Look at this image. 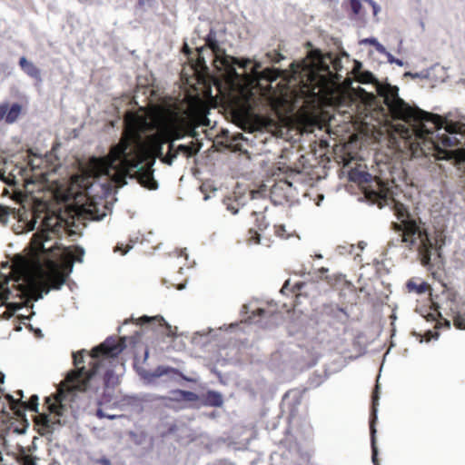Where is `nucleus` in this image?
Wrapping results in <instances>:
<instances>
[{
  "instance_id": "31",
  "label": "nucleus",
  "mask_w": 465,
  "mask_h": 465,
  "mask_svg": "<svg viewBox=\"0 0 465 465\" xmlns=\"http://www.w3.org/2000/svg\"><path fill=\"white\" fill-rule=\"evenodd\" d=\"M283 186L291 187L292 183L287 181H280L276 183L272 189V193H274L278 188H283Z\"/></svg>"
},
{
  "instance_id": "21",
  "label": "nucleus",
  "mask_w": 465,
  "mask_h": 465,
  "mask_svg": "<svg viewBox=\"0 0 465 465\" xmlns=\"http://www.w3.org/2000/svg\"><path fill=\"white\" fill-rule=\"evenodd\" d=\"M453 323L457 329L465 330V312H458L453 317Z\"/></svg>"
},
{
  "instance_id": "34",
  "label": "nucleus",
  "mask_w": 465,
  "mask_h": 465,
  "mask_svg": "<svg viewBox=\"0 0 465 465\" xmlns=\"http://www.w3.org/2000/svg\"><path fill=\"white\" fill-rule=\"evenodd\" d=\"M30 74H31V77H34V78H36V79H40V72H39V70L37 68L34 67L32 64H31Z\"/></svg>"
},
{
  "instance_id": "36",
  "label": "nucleus",
  "mask_w": 465,
  "mask_h": 465,
  "mask_svg": "<svg viewBox=\"0 0 465 465\" xmlns=\"http://www.w3.org/2000/svg\"><path fill=\"white\" fill-rule=\"evenodd\" d=\"M31 331L34 332L35 336L38 339H40L44 336L42 333V331L40 329H35L32 325H31Z\"/></svg>"
},
{
  "instance_id": "35",
  "label": "nucleus",
  "mask_w": 465,
  "mask_h": 465,
  "mask_svg": "<svg viewBox=\"0 0 465 465\" xmlns=\"http://www.w3.org/2000/svg\"><path fill=\"white\" fill-rule=\"evenodd\" d=\"M95 462L100 465H112L111 461L105 457L96 460Z\"/></svg>"
},
{
  "instance_id": "44",
  "label": "nucleus",
  "mask_w": 465,
  "mask_h": 465,
  "mask_svg": "<svg viewBox=\"0 0 465 465\" xmlns=\"http://www.w3.org/2000/svg\"><path fill=\"white\" fill-rule=\"evenodd\" d=\"M24 183L25 186L26 187V185L29 184V178H25Z\"/></svg>"
},
{
  "instance_id": "30",
  "label": "nucleus",
  "mask_w": 465,
  "mask_h": 465,
  "mask_svg": "<svg viewBox=\"0 0 465 465\" xmlns=\"http://www.w3.org/2000/svg\"><path fill=\"white\" fill-rule=\"evenodd\" d=\"M38 398L35 395H31V411H37Z\"/></svg>"
},
{
  "instance_id": "18",
  "label": "nucleus",
  "mask_w": 465,
  "mask_h": 465,
  "mask_svg": "<svg viewBox=\"0 0 465 465\" xmlns=\"http://www.w3.org/2000/svg\"><path fill=\"white\" fill-rule=\"evenodd\" d=\"M205 43L206 45L212 50V52L217 56L221 52V48L215 39V34L213 31L208 34L205 39Z\"/></svg>"
},
{
  "instance_id": "3",
  "label": "nucleus",
  "mask_w": 465,
  "mask_h": 465,
  "mask_svg": "<svg viewBox=\"0 0 465 465\" xmlns=\"http://www.w3.org/2000/svg\"><path fill=\"white\" fill-rule=\"evenodd\" d=\"M341 62L331 54H322L320 50L309 53L299 72V89L296 95L312 101L331 94L339 84L337 71Z\"/></svg>"
},
{
  "instance_id": "39",
  "label": "nucleus",
  "mask_w": 465,
  "mask_h": 465,
  "mask_svg": "<svg viewBox=\"0 0 465 465\" xmlns=\"http://www.w3.org/2000/svg\"><path fill=\"white\" fill-rule=\"evenodd\" d=\"M27 64V60H26V58H25V57H22V58L20 59V64H21V66H22L23 68H25V64Z\"/></svg>"
},
{
  "instance_id": "17",
  "label": "nucleus",
  "mask_w": 465,
  "mask_h": 465,
  "mask_svg": "<svg viewBox=\"0 0 465 465\" xmlns=\"http://www.w3.org/2000/svg\"><path fill=\"white\" fill-rule=\"evenodd\" d=\"M138 323L143 325L145 323L157 324L160 327H165L167 329V334H171V326L164 321L162 316L148 317L143 316L138 319Z\"/></svg>"
},
{
  "instance_id": "1",
  "label": "nucleus",
  "mask_w": 465,
  "mask_h": 465,
  "mask_svg": "<svg viewBox=\"0 0 465 465\" xmlns=\"http://www.w3.org/2000/svg\"><path fill=\"white\" fill-rule=\"evenodd\" d=\"M58 167V158L53 153L42 157L31 149V185L38 186L36 191L31 188V232L39 223L38 230L31 237V302L64 284L65 274L55 260L59 247L54 239L67 224L66 213L80 215L84 209L65 204L67 197L61 196L50 179Z\"/></svg>"
},
{
  "instance_id": "14",
  "label": "nucleus",
  "mask_w": 465,
  "mask_h": 465,
  "mask_svg": "<svg viewBox=\"0 0 465 465\" xmlns=\"http://www.w3.org/2000/svg\"><path fill=\"white\" fill-rule=\"evenodd\" d=\"M379 397L377 395V392L374 391L372 394V411H371V419L370 421V430H371V450H372V462L374 465H380L378 461V450L376 446V429H375V422L377 420L376 415V406L378 405Z\"/></svg>"
},
{
  "instance_id": "7",
  "label": "nucleus",
  "mask_w": 465,
  "mask_h": 465,
  "mask_svg": "<svg viewBox=\"0 0 465 465\" xmlns=\"http://www.w3.org/2000/svg\"><path fill=\"white\" fill-rule=\"evenodd\" d=\"M124 163V158H119L117 161L112 162L106 170H104L100 165L93 163L92 157L87 163V172L90 176L95 178L105 175L119 186L126 184V178L130 177L136 178L141 185L149 190L157 189L158 183L153 178V165H151L150 162H144L143 165L141 164L133 170L128 169V172L123 170Z\"/></svg>"
},
{
  "instance_id": "9",
  "label": "nucleus",
  "mask_w": 465,
  "mask_h": 465,
  "mask_svg": "<svg viewBox=\"0 0 465 465\" xmlns=\"http://www.w3.org/2000/svg\"><path fill=\"white\" fill-rule=\"evenodd\" d=\"M448 134H442L441 143L444 146H465V124L446 122L444 127Z\"/></svg>"
},
{
  "instance_id": "37",
  "label": "nucleus",
  "mask_w": 465,
  "mask_h": 465,
  "mask_svg": "<svg viewBox=\"0 0 465 465\" xmlns=\"http://www.w3.org/2000/svg\"><path fill=\"white\" fill-rule=\"evenodd\" d=\"M368 41H369L371 45H375V46H376V48H377V50H381V49H382V48H383V47H382V45L377 42V40H376V39H370V40H368Z\"/></svg>"
},
{
  "instance_id": "28",
  "label": "nucleus",
  "mask_w": 465,
  "mask_h": 465,
  "mask_svg": "<svg viewBox=\"0 0 465 465\" xmlns=\"http://www.w3.org/2000/svg\"><path fill=\"white\" fill-rule=\"evenodd\" d=\"M268 314L267 311L262 308H258L252 312V318L255 317H264Z\"/></svg>"
},
{
  "instance_id": "5",
  "label": "nucleus",
  "mask_w": 465,
  "mask_h": 465,
  "mask_svg": "<svg viewBox=\"0 0 465 465\" xmlns=\"http://www.w3.org/2000/svg\"><path fill=\"white\" fill-rule=\"evenodd\" d=\"M25 255L16 254L11 264L3 263L0 269V305L14 310L29 306V245Z\"/></svg>"
},
{
  "instance_id": "11",
  "label": "nucleus",
  "mask_w": 465,
  "mask_h": 465,
  "mask_svg": "<svg viewBox=\"0 0 465 465\" xmlns=\"http://www.w3.org/2000/svg\"><path fill=\"white\" fill-rule=\"evenodd\" d=\"M200 150V146L194 142H191L190 144H180L176 148H174V144L171 143L168 146V152L165 154L164 158L162 159V163L172 165L173 161L177 158L179 154L183 155L186 158H190Z\"/></svg>"
},
{
  "instance_id": "41",
  "label": "nucleus",
  "mask_w": 465,
  "mask_h": 465,
  "mask_svg": "<svg viewBox=\"0 0 465 465\" xmlns=\"http://www.w3.org/2000/svg\"><path fill=\"white\" fill-rule=\"evenodd\" d=\"M217 401L214 402V405H220L222 403V400L220 399L219 395H216Z\"/></svg>"
},
{
  "instance_id": "47",
  "label": "nucleus",
  "mask_w": 465,
  "mask_h": 465,
  "mask_svg": "<svg viewBox=\"0 0 465 465\" xmlns=\"http://www.w3.org/2000/svg\"><path fill=\"white\" fill-rule=\"evenodd\" d=\"M26 230H29V223H25Z\"/></svg>"
},
{
  "instance_id": "43",
  "label": "nucleus",
  "mask_w": 465,
  "mask_h": 465,
  "mask_svg": "<svg viewBox=\"0 0 465 465\" xmlns=\"http://www.w3.org/2000/svg\"><path fill=\"white\" fill-rule=\"evenodd\" d=\"M203 49V48L202 47V48H199V49L197 50V51H198V54H199V58H198V59H199V61L201 60V53H202Z\"/></svg>"
},
{
  "instance_id": "20",
  "label": "nucleus",
  "mask_w": 465,
  "mask_h": 465,
  "mask_svg": "<svg viewBox=\"0 0 465 465\" xmlns=\"http://www.w3.org/2000/svg\"><path fill=\"white\" fill-rule=\"evenodd\" d=\"M154 135L160 136L159 140L161 141L163 145L164 143H169V145L171 143H173V140L171 139V135L165 126L162 129V131L160 133L155 134Z\"/></svg>"
},
{
  "instance_id": "38",
  "label": "nucleus",
  "mask_w": 465,
  "mask_h": 465,
  "mask_svg": "<svg viewBox=\"0 0 465 465\" xmlns=\"http://www.w3.org/2000/svg\"><path fill=\"white\" fill-rule=\"evenodd\" d=\"M23 465H29V455H25L23 458Z\"/></svg>"
},
{
  "instance_id": "12",
  "label": "nucleus",
  "mask_w": 465,
  "mask_h": 465,
  "mask_svg": "<svg viewBox=\"0 0 465 465\" xmlns=\"http://www.w3.org/2000/svg\"><path fill=\"white\" fill-rule=\"evenodd\" d=\"M364 181L370 182L368 186L364 187L365 194L369 198L385 199L387 196L388 187L380 178L374 177L368 173H363Z\"/></svg>"
},
{
  "instance_id": "27",
  "label": "nucleus",
  "mask_w": 465,
  "mask_h": 465,
  "mask_svg": "<svg viewBox=\"0 0 465 465\" xmlns=\"http://www.w3.org/2000/svg\"><path fill=\"white\" fill-rule=\"evenodd\" d=\"M268 56L274 63H279L281 60L284 58L283 55L279 51L276 50H273L272 52L269 53Z\"/></svg>"
},
{
  "instance_id": "32",
  "label": "nucleus",
  "mask_w": 465,
  "mask_h": 465,
  "mask_svg": "<svg viewBox=\"0 0 465 465\" xmlns=\"http://www.w3.org/2000/svg\"><path fill=\"white\" fill-rule=\"evenodd\" d=\"M152 0H137L136 9L143 10L146 4L151 3Z\"/></svg>"
},
{
  "instance_id": "46",
  "label": "nucleus",
  "mask_w": 465,
  "mask_h": 465,
  "mask_svg": "<svg viewBox=\"0 0 465 465\" xmlns=\"http://www.w3.org/2000/svg\"><path fill=\"white\" fill-rule=\"evenodd\" d=\"M31 465H35V461L33 460L32 457H31Z\"/></svg>"
},
{
  "instance_id": "33",
  "label": "nucleus",
  "mask_w": 465,
  "mask_h": 465,
  "mask_svg": "<svg viewBox=\"0 0 465 465\" xmlns=\"http://www.w3.org/2000/svg\"><path fill=\"white\" fill-rule=\"evenodd\" d=\"M7 215H8V209L6 207L0 205V221L5 219Z\"/></svg>"
},
{
  "instance_id": "23",
  "label": "nucleus",
  "mask_w": 465,
  "mask_h": 465,
  "mask_svg": "<svg viewBox=\"0 0 465 465\" xmlns=\"http://www.w3.org/2000/svg\"><path fill=\"white\" fill-rule=\"evenodd\" d=\"M224 203L226 204L227 210H229L232 214L238 213L239 203L237 200L228 198L224 200Z\"/></svg>"
},
{
  "instance_id": "25",
  "label": "nucleus",
  "mask_w": 465,
  "mask_h": 465,
  "mask_svg": "<svg viewBox=\"0 0 465 465\" xmlns=\"http://www.w3.org/2000/svg\"><path fill=\"white\" fill-rule=\"evenodd\" d=\"M274 232L280 238H287L289 236L283 224L274 225Z\"/></svg>"
},
{
  "instance_id": "13",
  "label": "nucleus",
  "mask_w": 465,
  "mask_h": 465,
  "mask_svg": "<svg viewBox=\"0 0 465 465\" xmlns=\"http://www.w3.org/2000/svg\"><path fill=\"white\" fill-rule=\"evenodd\" d=\"M22 113V106L17 104H9L8 102L0 104V122L7 124L15 123Z\"/></svg>"
},
{
  "instance_id": "29",
  "label": "nucleus",
  "mask_w": 465,
  "mask_h": 465,
  "mask_svg": "<svg viewBox=\"0 0 465 465\" xmlns=\"http://www.w3.org/2000/svg\"><path fill=\"white\" fill-rule=\"evenodd\" d=\"M131 248L132 246L129 244L126 246H124V244H117L114 252H121L122 254H125Z\"/></svg>"
},
{
  "instance_id": "26",
  "label": "nucleus",
  "mask_w": 465,
  "mask_h": 465,
  "mask_svg": "<svg viewBox=\"0 0 465 465\" xmlns=\"http://www.w3.org/2000/svg\"><path fill=\"white\" fill-rule=\"evenodd\" d=\"M178 393L183 397V399L187 401H193L197 398V395L192 391H178Z\"/></svg>"
},
{
  "instance_id": "40",
  "label": "nucleus",
  "mask_w": 465,
  "mask_h": 465,
  "mask_svg": "<svg viewBox=\"0 0 465 465\" xmlns=\"http://www.w3.org/2000/svg\"><path fill=\"white\" fill-rule=\"evenodd\" d=\"M288 284H289V282L287 281V282L283 284V286H282V290H281V292H283L287 289Z\"/></svg>"
},
{
  "instance_id": "48",
  "label": "nucleus",
  "mask_w": 465,
  "mask_h": 465,
  "mask_svg": "<svg viewBox=\"0 0 465 465\" xmlns=\"http://www.w3.org/2000/svg\"><path fill=\"white\" fill-rule=\"evenodd\" d=\"M34 314H35L34 312H31V313H30L31 318L33 317Z\"/></svg>"
},
{
  "instance_id": "22",
  "label": "nucleus",
  "mask_w": 465,
  "mask_h": 465,
  "mask_svg": "<svg viewBox=\"0 0 465 465\" xmlns=\"http://www.w3.org/2000/svg\"><path fill=\"white\" fill-rule=\"evenodd\" d=\"M246 242L249 244H257L260 242V234L256 230L249 229Z\"/></svg>"
},
{
  "instance_id": "19",
  "label": "nucleus",
  "mask_w": 465,
  "mask_h": 465,
  "mask_svg": "<svg viewBox=\"0 0 465 465\" xmlns=\"http://www.w3.org/2000/svg\"><path fill=\"white\" fill-rule=\"evenodd\" d=\"M252 215L255 217V225L259 231H263L267 228L268 223L266 222V217L263 212L252 211Z\"/></svg>"
},
{
  "instance_id": "4",
  "label": "nucleus",
  "mask_w": 465,
  "mask_h": 465,
  "mask_svg": "<svg viewBox=\"0 0 465 465\" xmlns=\"http://www.w3.org/2000/svg\"><path fill=\"white\" fill-rule=\"evenodd\" d=\"M394 213L398 223H392L391 228L399 233L397 241L404 247L417 253V259L423 267L431 269V256L439 252L444 244V238L437 235L434 242L430 238L425 224L420 220L411 217L408 208L401 203H394Z\"/></svg>"
},
{
  "instance_id": "24",
  "label": "nucleus",
  "mask_w": 465,
  "mask_h": 465,
  "mask_svg": "<svg viewBox=\"0 0 465 465\" xmlns=\"http://www.w3.org/2000/svg\"><path fill=\"white\" fill-rule=\"evenodd\" d=\"M350 6H351V13L354 15H361V9H362V5L359 0H351Z\"/></svg>"
},
{
  "instance_id": "45",
  "label": "nucleus",
  "mask_w": 465,
  "mask_h": 465,
  "mask_svg": "<svg viewBox=\"0 0 465 465\" xmlns=\"http://www.w3.org/2000/svg\"><path fill=\"white\" fill-rule=\"evenodd\" d=\"M394 62H395L397 64H400V65H401V64H402L401 61V60H399V59L394 60Z\"/></svg>"
},
{
  "instance_id": "8",
  "label": "nucleus",
  "mask_w": 465,
  "mask_h": 465,
  "mask_svg": "<svg viewBox=\"0 0 465 465\" xmlns=\"http://www.w3.org/2000/svg\"><path fill=\"white\" fill-rule=\"evenodd\" d=\"M165 127L173 142L183 138L184 135L192 129V124L186 115L173 112L169 115Z\"/></svg>"
},
{
  "instance_id": "6",
  "label": "nucleus",
  "mask_w": 465,
  "mask_h": 465,
  "mask_svg": "<svg viewBox=\"0 0 465 465\" xmlns=\"http://www.w3.org/2000/svg\"><path fill=\"white\" fill-rule=\"evenodd\" d=\"M159 137L152 134L148 136L144 143L137 140L133 143L134 141L131 138L124 136L117 144L111 147L106 156L93 157V163L98 164L104 170H106L112 164V162L124 158L125 163L123 170L124 172H128L130 168L133 170L144 162H150V164L153 165L156 158L162 161L165 156L163 153V145Z\"/></svg>"
},
{
  "instance_id": "2",
  "label": "nucleus",
  "mask_w": 465,
  "mask_h": 465,
  "mask_svg": "<svg viewBox=\"0 0 465 465\" xmlns=\"http://www.w3.org/2000/svg\"><path fill=\"white\" fill-rule=\"evenodd\" d=\"M125 347L124 339L107 338L90 352L85 350L73 353L74 370L69 371L60 383L57 401L62 402L65 392H84L90 402L97 406L99 419L114 420L118 415L106 413L103 407H111L118 377L114 368L119 363V354Z\"/></svg>"
},
{
  "instance_id": "10",
  "label": "nucleus",
  "mask_w": 465,
  "mask_h": 465,
  "mask_svg": "<svg viewBox=\"0 0 465 465\" xmlns=\"http://www.w3.org/2000/svg\"><path fill=\"white\" fill-rule=\"evenodd\" d=\"M126 124L129 130L133 133L134 137H130L133 141L141 140V134L154 129L155 125L151 122L147 115L136 113L128 114L126 115ZM134 142H133L134 143Z\"/></svg>"
},
{
  "instance_id": "15",
  "label": "nucleus",
  "mask_w": 465,
  "mask_h": 465,
  "mask_svg": "<svg viewBox=\"0 0 465 465\" xmlns=\"http://www.w3.org/2000/svg\"><path fill=\"white\" fill-rule=\"evenodd\" d=\"M17 403L12 404V409L15 411V414L17 415L21 420L13 421L10 424L9 430H12L14 432L17 434H23L25 432L27 428V420L25 419V414L20 409L16 408Z\"/></svg>"
},
{
  "instance_id": "42",
  "label": "nucleus",
  "mask_w": 465,
  "mask_h": 465,
  "mask_svg": "<svg viewBox=\"0 0 465 465\" xmlns=\"http://www.w3.org/2000/svg\"><path fill=\"white\" fill-rule=\"evenodd\" d=\"M22 404L24 405V411L29 409V401L28 402H22Z\"/></svg>"
},
{
  "instance_id": "16",
  "label": "nucleus",
  "mask_w": 465,
  "mask_h": 465,
  "mask_svg": "<svg viewBox=\"0 0 465 465\" xmlns=\"http://www.w3.org/2000/svg\"><path fill=\"white\" fill-rule=\"evenodd\" d=\"M406 288L409 292L422 294L430 290V285L424 281H420L418 279L411 278L407 282Z\"/></svg>"
}]
</instances>
